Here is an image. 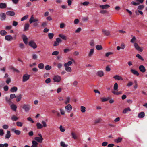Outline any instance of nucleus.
<instances>
[{"mask_svg":"<svg viewBox=\"0 0 147 147\" xmlns=\"http://www.w3.org/2000/svg\"><path fill=\"white\" fill-rule=\"evenodd\" d=\"M16 125L18 126L21 127L23 125V123L20 122H17L16 123Z\"/></svg>","mask_w":147,"mask_h":147,"instance_id":"48","label":"nucleus"},{"mask_svg":"<svg viewBox=\"0 0 147 147\" xmlns=\"http://www.w3.org/2000/svg\"><path fill=\"white\" fill-rule=\"evenodd\" d=\"M45 82L47 84H48L51 82V79L49 78L47 79L45 81Z\"/></svg>","mask_w":147,"mask_h":147,"instance_id":"61","label":"nucleus"},{"mask_svg":"<svg viewBox=\"0 0 147 147\" xmlns=\"http://www.w3.org/2000/svg\"><path fill=\"white\" fill-rule=\"evenodd\" d=\"M101 99L102 102H104L105 101H107L109 100V98H101Z\"/></svg>","mask_w":147,"mask_h":147,"instance_id":"55","label":"nucleus"},{"mask_svg":"<svg viewBox=\"0 0 147 147\" xmlns=\"http://www.w3.org/2000/svg\"><path fill=\"white\" fill-rule=\"evenodd\" d=\"M0 17L1 20H4L5 19L6 16L5 14L4 13H0Z\"/></svg>","mask_w":147,"mask_h":147,"instance_id":"16","label":"nucleus"},{"mask_svg":"<svg viewBox=\"0 0 147 147\" xmlns=\"http://www.w3.org/2000/svg\"><path fill=\"white\" fill-rule=\"evenodd\" d=\"M44 67V65L42 63H40L38 64V67L40 69H43Z\"/></svg>","mask_w":147,"mask_h":147,"instance_id":"43","label":"nucleus"},{"mask_svg":"<svg viewBox=\"0 0 147 147\" xmlns=\"http://www.w3.org/2000/svg\"><path fill=\"white\" fill-rule=\"evenodd\" d=\"M28 16L27 15L21 18V21H23L25 20H26L28 18Z\"/></svg>","mask_w":147,"mask_h":147,"instance_id":"52","label":"nucleus"},{"mask_svg":"<svg viewBox=\"0 0 147 147\" xmlns=\"http://www.w3.org/2000/svg\"><path fill=\"white\" fill-rule=\"evenodd\" d=\"M136 56L138 58L142 61H143L144 60V59L139 54H137Z\"/></svg>","mask_w":147,"mask_h":147,"instance_id":"45","label":"nucleus"},{"mask_svg":"<svg viewBox=\"0 0 147 147\" xmlns=\"http://www.w3.org/2000/svg\"><path fill=\"white\" fill-rule=\"evenodd\" d=\"M96 48L97 50H100L102 49V47L101 45H98L96 46Z\"/></svg>","mask_w":147,"mask_h":147,"instance_id":"38","label":"nucleus"},{"mask_svg":"<svg viewBox=\"0 0 147 147\" xmlns=\"http://www.w3.org/2000/svg\"><path fill=\"white\" fill-rule=\"evenodd\" d=\"M65 70L68 72H71V69L70 67H65Z\"/></svg>","mask_w":147,"mask_h":147,"instance_id":"35","label":"nucleus"},{"mask_svg":"<svg viewBox=\"0 0 147 147\" xmlns=\"http://www.w3.org/2000/svg\"><path fill=\"white\" fill-rule=\"evenodd\" d=\"M81 30V28L80 27H79L78 29L76 30L75 31V32L76 33H78L80 32Z\"/></svg>","mask_w":147,"mask_h":147,"instance_id":"56","label":"nucleus"},{"mask_svg":"<svg viewBox=\"0 0 147 147\" xmlns=\"http://www.w3.org/2000/svg\"><path fill=\"white\" fill-rule=\"evenodd\" d=\"M81 111L82 113H84L86 111V108L83 106H81L80 107Z\"/></svg>","mask_w":147,"mask_h":147,"instance_id":"40","label":"nucleus"},{"mask_svg":"<svg viewBox=\"0 0 147 147\" xmlns=\"http://www.w3.org/2000/svg\"><path fill=\"white\" fill-rule=\"evenodd\" d=\"M30 26V25L28 23H26L25 24L24 26V31H26L28 29Z\"/></svg>","mask_w":147,"mask_h":147,"instance_id":"29","label":"nucleus"},{"mask_svg":"<svg viewBox=\"0 0 147 147\" xmlns=\"http://www.w3.org/2000/svg\"><path fill=\"white\" fill-rule=\"evenodd\" d=\"M41 123L42 124V127H46L47 126V124L44 121H42Z\"/></svg>","mask_w":147,"mask_h":147,"instance_id":"50","label":"nucleus"},{"mask_svg":"<svg viewBox=\"0 0 147 147\" xmlns=\"http://www.w3.org/2000/svg\"><path fill=\"white\" fill-rule=\"evenodd\" d=\"M17 90L18 88L16 87L13 86L11 88L10 91L12 92H14L17 91Z\"/></svg>","mask_w":147,"mask_h":147,"instance_id":"25","label":"nucleus"},{"mask_svg":"<svg viewBox=\"0 0 147 147\" xmlns=\"http://www.w3.org/2000/svg\"><path fill=\"white\" fill-rule=\"evenodd\" d=\"M122 140V138L121 137H118L117 139H115L114 141L117 143H118L120 142Z\"/></svg>","mask_w":147,"mask_h":147,"instance_id":"31","label":"nucleus"},{"mask_svg":"<svg viewBox=\"0 0 147 147\" xmlns=\"http://www.w3.org/2000/svg\"><path fill=\"white\" fill-rule=\"evenodd\" d=\"M61 80L60 76L58 75L54 76L53 78V80L55 82H59Z\"/></svg>","mask_w":147,"mask_h":147,"instance_id":"5","label":"nucleus"},{"mask_svg":"<svg viewBox=\"0 0 147 147\" xmlns=\"http://www.w3.org/2000/svg\"><path fill=\"white\" fill-rule=\"evenodd\" d=\"M144 7V6L143 5H140L138 6V9L139 10H142Z\"/></svg>","mask_w":147,"mask_h":147,"instance_id":"49","label":"nucleus"},{"mask_svg":"<svg viewBox=\"0 0 147 147\" xmlns=\"http://www.w3.org/2000/svg\"><path fill=\"white\" fill-rule=\"evenodd\" d=\"M59 53V52L57 51H55L53 52L52 53L53 55H57Z\"/></svg>","mask_w":147,"mask_h":147,"instance_id":"54","label":"nucleus"},{"mask_svg":"<svg viewBox=\"0 0 147 147\" xmlns=\"http://www.w3.org/2000/svg\"><path fill=\"white\" fill-rule=\"evenodd\" d=\"M30 77V75L26 74H24L23 76V82H25L28 80Z\"/></svg>","mask_w":147,"mask_h":147,"instance_id":"6","label":"nucleus"},{"mask_svg":"<svg viewBox=\"0 0 147 147\" xmlns=\"http://www.w3.org/2000/svg\"><path fill=\"white\" fill-rule=\"evenodd\" d=\"M22 97V95L21 94H19L18 95L16 96V101L17 102H19L21 100Z\"/></svg>","mask_w":147,"mask_h":147,"instance_id":"19","label":"nucleus"},{"mask_svg":"<svg viewBox=\"0 0 147 147\" xmlns=\"http://www.w3.org/2000/svg\"><path fill=\"white\" fill-rule=\"evenodd\" d=\"M38 135L39 137H36L34 138V139L38 142L41 143L42 142L43 139L41 134H39Z\"/></svg>","mask_w":147,"mask_h":147,"instance_id":"1","label":"nucleus"},{"mask_svg":"<svg viewBox=\"0 0 147 147\" xmlns=\"http://www.w3.org/2000/svg\"><path fill=\"white\" fill-rule=\"evenodd\" d=\"M70 100V98L69 97H68L66 98V100L65 101V103L66 104H67L69 103Z\"/></svg>","mask_w":147,"mask_h":147,"instance_id":"39","label":"nucleus"},{"mask_svg":"<svg viewBox=\"0 0 147 147\" xmlns=\"http://www.w3.org/2000/svg\"><path fill=\"white\" fill-rule=\"evenodd\" d=\"M134 45L135 49L136 50L139 51L140 52L142 51L143 48L142 47H140L137 43H135Z\"/></svg>","mask_w":147,"mask_h":147,"instance_id":"7","label":"nucleus"},{"mask_svg":"<svg viewBox=\"0 0 147 147\" xmlns=\"http://www.w3.org/2000/svg\"><path fill=\"white\" fill-rule=\"evenodd\" d=\"M59 129L62 132H63L65 131V129L64 128H63L62 125H60V126Z\"/></svg>","mask_w":147,"mask_h":147,"instance_id":"64","label":"nucleus"},{"mask_svg":"<svg viewBox=\"0 0 147 147\" xmlns=\"http://www.w3.org/2000/svg\"><path fill=\"white\" fill-rule=\"evenodd\" d=\"M7 34V32L4 30H1L0 32V34L2 36H5Z\"/></svg>","mask_w":147,"mask_h":147,"instance_id":"28","label":"nucleus"},{"mask_svg":"<svg viewBox=\"0 0 147 147\" xmlns=\"http://www.w3.org/2000/svg\"><path fill=\"white\" fill-rule=\"evenodd\" d=\"M90 46L92 47L94 46V42L93 40H91L90 42Z\"/></svg>","mask_w":147,"mask_h":147,"instance_id":"59","label":"nucleus"},{"mask_svg":"<svg viewBox=\"0 0 147 147\" xmlns=\"http://www.w3.org/2000/svg\"><path fill=\"white\" fill-rule=\"evenodd\" d=\"M65 108L68 112H70L72 109L71 106L70 104H68L67 106H65Z\"/></svg>","mask_w":147,"mask_h":147,"instance_id":"8","label":"nucleus"},{"mask_svg":"<svg viewBox=\"0 0 147 147\" xmlns=\"http://www.w3.org/2000/svg\"><path fill=\"white\" fill-rule=\"evenodd\" d=\"M96 74L100 77H102L104 75V73L102 71L100 70L97 72Z\"/></svg>","mask_w":147,"mask_h":147,"instance_id":"11","label":"nucleus"},{"mask_svg":"<svg viewBox=\"0 0 147 147\" xmlns=\"http://www.w3.org/2000/svg\"><path fill=\"white\" fill-rule=\"evenodd\" d=\"M32 145L31 147H38V143L36 141L34 140L32 141Z\"/></svg>","mask_w":147,"mask_h":147,"instance_id":"26","label":"nucleus"},{"mask_svg":"<svg viewBox=\"0 0 147 147\" xmlns=\"http://www.w3.org/2000/svg\"><path fill=\"white\" fill-rule=\"evenodd\" d=\"M72 136V138L75 139H77V137L74 134L73 132H72L71 134Z\"/></svg>","mask_w":147,"mask_h":147,"instance_id":"58","label":"nucleus"},{"mask_svg":"<svg viewBox=\"0 0 147 147\" xmlns=\"http://www.w3.org/2000/svg\"><path fill=\"white\" fill-rule=\"evenodd\" d=\"M54 34L53 33H49L48 34V36L50 39H52L54 36Z\"/></svg>","mask_w":147,"mask_h":147,"instance_id":"46","label":"nucleus"},{"mask_svg":"<svg viewBox=\"0 0 147 147\" xmlns=\"http://www.w3.org/2000/svg\"><path fill=\"white\" fill-rule=\"evenodd\" d=\"M8 86L7 85L3 87L4 90L6 92L8 90Z\"/></svg>","mask_w":147,"mask_h":147,"instance_id":"57","label":"nucleus"},{"mask_svg":"<svg viewBox=\"0 0 147 147\" xmlns=\"http://www.w3.org/2000/svg\"><path fill=\"white\" fill-rule=\"evenodd\" d=\"M112 93L115 95H118L122 94L121 91L116 92V91H112Z\"/></svg>","mask_w":147,"mask_h":147,"instance_id":"42","label":"nucleus"},{"mask_svg":"<svg viewBox=\"0 0 147 147\" xmlns=\"http://www.w3.org/2000/svg\"><path fill=\"white\" fill-rule=\"evenodd\" d=\"M28 45L34 49L36 48L37 47V45L33 41L29 42Z\"/></svg>","mask_w":147,"mask_h":147,"instance_id":"2","label":"nucleus"},{"mask_svg":"<svg viewBox=\"0 0 147 147\" xmlns=\"http://www.w3.org/2000/svg\"><path fill=\"white\" fill-rule=\"evenodd\" d=\"M10 106L12 110L15 111H16L17 107L13 103Z\"/></svg>","mask_w":147,"mask_h":147,"instance_id":"24","label":"nucleus"},{"mask_svg":"<svg viewBox=\"0 0 147 147\" xmlns=\"http://www.w3.org/2000/svg\"><path fill=\"white\" fill-rule=\"evenodd\" d=\"M72 63V62L71 61H69L67 63H65L64 64V66L67 67L71 65Z\"/></svg>","mask_w":147,"mask_h":147,"instance_id":"36","label":"nucleus"},{"mask_svg":"<svg viewBox=\"0 0 147 147\" xmlns=\"http://www.w3.org/2000/svg\"><path fill=\"white\" fill-rule=\"evenodd\" d=\"M60 146L62 147H67L68 145L66 144L63 141H61L60 142Z\"/></svg>","mask_w":147,"mask_h":147,"instance_id":"37","label":"nucleus"},{"mask_svg":"<svg viewBox=\"0 0 147 147\" xmlns=\"http://www.w3.org/2000/svg\"><path fill=\"white\" fill-rule=\"evenodd\" d=\"M101 121V119L100 118H98L95 120L94 122V124H96L97 123H99Z\"/></svg>","mask_w":147,"mask_h":147,"instance_id":"41","label":"nucleus"},{"mask_svg":"<svg viewBox=\"0 0 147 147\" xmlns=\"http://www.w3.org/2000/svg\"><path fill=\"white\" fill-rule=\"evenodd\" d=\"M131 71L133 74L136 75L137 76H138L139 75V73L136 70L133 69H131Z\"/></svg>","mask_w":147,"mask_h":147,"instance_id":"20","label":"nucleus"},{"mask_svg":"<svg viewBox=\"0 0 147 147\" xmlns=\"http://www.w3.org/2000/svg\"><path fill=\"white\" fill-rule=\"evenodd\" d=\"M11 82V78H8L6 81V83L8 84Z\"/></svg>","mask_w":147,"mask_h":147,"instance_id":"62","label":"nucleus"},{"mask_svg":"<svg viewBox=\"0 0 147 147\" xmlns=\"http://www.w3.org/2000/svg\"><path fill=\"white\" fill-rule=\"evenodd\" d=\"M10 132V131H7V134L5 136V138L6 139L9 138L11 136Z\"/></svg>","mask_w":147,"mask_h":147,"instance_id":"27","label":"nucleus"},{"mask_svg":"<svg viewBox=\"0 0 147 147\" xmlns=\"http://www.w3.org/2000/svg\"><path fill=\"white\" fill-rule=\"evenodd\" d=\"M5 39L8 41H11L13 39V37L12 36L10 35H7L5 36Z\"/></svg>","mask_w":147,"mask_h":147,"instance_id":"9","label":"nucleus"},{"mask_svg":"<svg viewBox=\"0 0 147 147\" xmlns=\"http://www.w3.org/2000/svg\"><path fill=\"white\" fill-rule=\"evenodd\" d=\"M36 126L38 129H41L43 128L42 125L40 123H36Z\"/></svg>","mask_w":147,"mask_h":147,"instance_id":"32","label":"nucleus"},{"mask_svg":"<svg viewBox=\"0 0 147 147\" xmlns=\"http://www.w3.org/2000/svg\"><path fill=\"white\" fill-rule=\"evenodd\" d=\"M113 78H114L115 80H123V79L120 76L116 75L115 76L113 77Z\"/></svg>","mask_w":147,"mask_h":147,"instance_id":"21","label":"nucleus"},{"mask_svg":"<svg viewBox=\"0 0 147 147\" xmlns=\"http://www.w3.org/2000/svg\"><path fill=\"white\" fill-rule=\"evenodd\" d=\"M38 21L39 20L38 19H35L33 16V15H32L30 18L29 22L30 24H32L33 22H36Z\"/></svg>","mask_w":147,"mask_h":147,"instance_id":"4","label":"nucleus"},{"mask_svg":"<svg viewBox=\"0 0 147 147\" xmlns=\"http://www.w3.org/2000/svg\"><path fill=\"white\" fill-rule=\"evenodd\" d=\"M10 97L11 99H13L16 98V96L15 94H13L10 95Z\"/></svg>","mask_w":147,"mask_h":147,"instance_id":"53","label":"nucleus"},{"mask_svg":"<svg viewBox=\"0 0 147 147\" xmlns=\"http://www.w3.org/2000/svg\"><path fill=\"white\" fill-rule=\"evenodd\" d=\"M7 7V5L5 3H0V8L2 9L5 8Z\"/></svg>","mask_w":147,"mask_h":147,"instance_id":"23","label":"nucleus"},{"mask_svg":"<svg viewBox=\"0 0 147 147\" xmlns=\"http://www.w3.org/2000/svg\"><path fill=\"white\" fill-rule=\"evenodd\" d=\"M94 53V50L93 49H90L88 54V56L89 57H91L93 55Z\"/></svg>","mask_w":147,"mask_h":147,"instance_id":"22","label":"nucleus"},{"mask_svg":"<svg viewBox=\"0 0 147 147\" xmlns=\"http://www.w3.org/2000/svg\"><path fill=\"white\" fill-rule=\"evenodd\" d=\"M6 14L8 16H13L15 15V13L13 11H9L6 12Z\"/></svg>","mask_w":147,"mask_h":147,"instance_id":"13","label":"nucleus"},{"mask_svg":"<svg viewBox=\"0 0 147 147\" xmlns=\"http://www.w3.org/2000/svg\"><path fill=\"white\" fill-rule=\"evenodd\" d=\"M145 113L144 112L142 111L138 115V117L140 118H142L144 117L145 116Z\"/></svg>","mask_w":147,"mask_h":147,"instance_id":"15","label":"nucleus"},{"mask_svg":"<svg viewBox=\"0 0 147 147\" xmlns=\"http://www.w3.org/2000/svg\"><path fill=\"white\" fill-rule=\"evenodd\" d=\"M22 37L24 43L25 44H27L28 43V38L27 36L24 35H23Z\"/></svg>","mask_w":147,"mask_h":147,"instance_id":"14","label":"nucleus"},{"mask_svg":"<svg viewBox=\"0 0 147 147\" xmlns=\"http://www.w3.org/2000/svg\"><path fill=\"white\" fill-rule=\"evenodd\" d=\"M11 130L12 131L14 132L16 135H19L21 134V131L20 130H16L14 128H12Z\"/></svg>","mask_w":147,"mask_h":147,"instance_id":"17","label":"nucleus"},{"mask_svg":"<svg viewBox=\"0 0 147 147\" xmlns=\"http://www.w3.org/2000/svg\"><path fill=\"white\" fill-rule=\"evenodd\" d=\"M79 21L78 19H76L74 21V24H77L79 22Z\"/></svg>","mask_w":147,"mask_h":147,"instance_id":"63","label":"nucleus"},{"mask_svg":"<svg viewBox=\"0 0 147 147\" xmlns=\"http://www.w3.org/2000/svg\"><path fill=\"white\" fill-rule=\"evenodd\" d=\"M59 36L62 39L66 40H67V37H66L64 35L62 34H60L59 35Z\"/></svg>","mask_w":147,"mask_h":147,"instance_id":"34","label":"nucleus"},{"mask_svg":"<svg viewBox=\"0 0 147 147\" xmlns=\"http://www.w3.org/2000/svg\"><path fill=\"white\" fill-rule=\"evenodd\" d=\"M51 67L49 65H47L45 67V69L47 70H50L51 69Z\"/></svg>","mask_w":147,"mask_h":147,"instance_id":"47","label":"nucleus"},{"mask_svg":"<svg viewBox=\"0 0 147 147\" xmlns=\"http://www.w3.org/2000/svg\"><path fill=\"white\" fill-rule=\"evenodd\" d=\"M110 6L107 4L100 5L99 7L102 9H106L109 8Z\"/></svg>","mask_w":147,"mask_h":147,"instance_id":"12","label":"nucleus"},{"mask_svg":"<svg viewBox=\"0 0 147 147\" xmlns=\"http://www.w3.org/2000/svg\"><path fill=\"white\" fill-rule=\"evenodd\" d=\"M22 108L25 112H27L30 110V105L28 104H24L23 105Z\"/></svg>","mask_w":147,"mask_h":147,"instance_id":"3","label":"nucleus"},{"mask_svg":"<svg viewBox=\"0 0 147 147\" xmlns=\"http://www.w3.org/2000/svg\"><path fill=\"white\" fill-rule=\"evenodd\" d=\"M140 71L142 73H144L145 72L146 69L145 67L143 65H140L139 67Z\"/></svg>","mask_w":147,"mask_h":147,"instance_id":"10","label":"nucleus"},{"mask_svg":"<svg viewBox=\"0 0 147 147\" xmlns=\"http://www.w3.org/2000/svg\"><path fill=\"white\" fill-rule=\"evenodd\" d=\"M56 42H57L58 43H59L60 42H61L62 41L59 38H57L56 39Z\"/></svg>","mask_w":147,"mask_h":147,"instance_id":"60","label":"nucleus"},{"mask_svg":"<svg viewBox=\"0 0 147 147\" xmlns=\"http://www.w3.org/2000/svg\"><path fill=\"white\" fill-rule=\"evenodd\" d=\"M131 110L130 109V108L129 107H127L123 111V113L124 114L126 113H127V112L128 111H131Z\"/></svg>","mask_w":147,"mask_h":147,"instance_id":"30","label":"nucleus"},{"mask_svg":"<svg viewBox=\"0 0 147 147\" xmlns=\"http://www.w3.org/2000/svg\"><path fill=\"white\" fill-rule=\"evenodd\" d=\"M118 85L117 83H115L113 89L114 91H117L118 90Z\"/></svg>","mask_w":147,"mask_h":147,"instance_id":"33","label":"nucleus"},{"mask_svg":"<svg viewBox=\"0 0 147 147\" xmlns=\"http://www.w3.org/2000/svg\"><path fill=\"white\" fill-rule=\"evenodd\" d=\"M18 118L15 115H13L11 117V119L13 121H16Z\"/></svg>","mask_w":147,"mask_h":147,"instance_id":"44","label":"nucleus"},{"mask_svg":"<svg viewBox=\"0 0 147 147\" xmlns=\"http://www.w3.org/2000/svg\"><path fill=\"white\" fill-rule=\"evenodd\" d=\"M89 3V2L88 1H85L83 3H81V4H82L84 6H87Z\"/></svg>","mask_w":147,"mask_h":147,"instance_id":"51","label":"nucleus"},{"mask_svg":"<svg viewBox=\"0 0 147 147\" xmlns=\"http://www.w3.org/2000/svg\"><path fill=\"white\" fill-rule=\"evenodd\" d=\"M102 32L104 33V35L106 36H109L110 34V32L109 31L106 30H102Z\"/></svg>","mask_w":147,"mask_h":147,"instance_id":"18","label":"nucleus"}]
</instances>
